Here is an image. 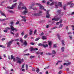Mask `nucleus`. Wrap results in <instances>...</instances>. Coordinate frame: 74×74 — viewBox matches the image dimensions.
<instances>
[{
    "mask_svg": "<svg viewBox=\"0 0 74 74\" xmlns=\"http://www.w3.org/2000/svg\"><path fill=\"white\" fill-rule=\"evenodd\" d=\"M63 22V20L62 19H61L59 23H62V22Z\"/></svg>",
    "mask_w": 74,
    "mask_h": 74,
    "instance_id": "46",
    "label": "nucleus"
},
{
    "mask_svg": "<svg viewBox=\"0 0 74 74\" xmlns=\"http://www.w3.org/2000/svg\"><path fill=\"white\" fill-rule=\"evenodd\" d=\"M27 12H28V11H27V9L25 8V10L22 13V14L23 15H26V14H27Z\"/></svg>",
    "mask_w": 74,
    "mask_h": 74,
    "instance_id": "2",
    "label": "nucleus"
},
{
    "mask_svg": "<svg viewBox=\"0 0 74 74\" xmlns=\"http://www.w3.org/2000/svg\"><path fill=\"white\" fill-rule=\"evenodd\" d=\"M71 27H73V30H74V25H72Z\"/></svg>",
    "mask_w": 74,
    "mask_h": 74,
    "instance_id": "64",
    "label": "nucleus"
},
{
    "mask_svg": "<svg viewBox=\"0 0 74 74\" xmlns=\"http://www.w3.org/2000/svg\"><path fill=\"white\" fill-rule=\"evenodd\" d=\"M42 40H46V39H47V37L45 36H42Z\"/></svg>",
    "mask_w": 74,
    "mask_h": 74,
    "instance_id": "16",
    "label": "nucleus"
},
{
    "mask_svg": "<svg viewBox=\"0 0 74 74\" xmlns=\"http://www.w3.org/2000/svg\"><path fill=\"white\" fill-rule=\"evenodd\" d=\"M48 45L49 46L52 45V42L50 41H48Z\"/></svg>",
    "mask_w": 74,
    "mask_h": 74,
    "instance_id": "13",
    "label": "nucleus"
},
{
    "mask_svg": "<svg viewBox=\"0 0 74 74\" xmlns=\"http://www.w3.org/2000/svg\"><path fill=\"white\" fill-rule=\"evenodd\" d=\"M36 5H38L40 7V10H42L43 8H44V7L42 5H41L39 3H37L36 4Z\"/></svg>",
    "mask_w": 74,
    "mask_h": 74,
    "instance_id": "5",
    "label": "nucleus"
},
{
    "mask_svg": "<svg viewBox=\"0 0 74 74\" xmlns=\"http://www.w3.org/2000/svg\"><path fill=\"white\" fill-rule=\"evenodd\" d=\"M57 36L59 39L60 40V35H59V34H57Z\"/></svg>",
    "mask_w": 74,
    "mask_h": 74,
    "instance_id": "33",
    "label": "nucleus"
},
{
    "mask_svg": "<svg viewBox=\"0 0 74 74\" xmlns=\"http://www.w3.org/2000/svg\"><path fill=\"white\" fill-rule=\"evenodd\" d=\"M45 68H46V69H49V66H46Z\"/></svg>",
    "mask_w": 74,
    "mask_h": 74,
    "instance_id": "63",
    "label": "nucleus"
},
{
    "mask_svg": "<svg viewBox=\"0 0 74 74\" xmlns=\"http://www.w3.org/2000/svg\"><path fill=\"white\" fill-rule=\"evenodd\" d=\"M0 12L1 15H3V16H5V17H6V18L7 17L5 15V14H4V13L3 12L1 11L0 10Z\"/></svg>",
    "mask_w": 74,
    "mask_h": 74,
    "instance_id": "14",
    "label": "nucleus"
},
{
    "mask_svg": "<svg viewBox=\"0 0 74 74\" xmlns=\"http://www.w3.org/2000/svg\"><path fill=\"white\" fill-rule=\"evenodd\" d=\"M5 29L7 30H10V29H11V28H10V27H7Z\"/></svg>",
    "mask_w": 74,
    "mask_h": 74,
    "instance_id": "48",
    "label": "nucleus"
},
{
    "mask_svg": "<svg viewBox=\"0 0 74 74\" xmlns=\"http://www.w3.org/2000/svg\"><path fill=\"white\" fill-rule=\"evenodd\" d=\"M60 19V17H58L57 18H52V20L57 21H59Z\"/></svg>",
    "mask_w": 74,
    "mask_h": 74,
    "instance_id": "8",
    "label": "nucleus"
},
{
    "mask_svg": "<svg viewBox=\"0 0 74 74\" xmlns=\"http://www.w3.org/2000/svg\"><path fill=\"white\" fill-rule=\"evenodd\" d=\"M22 21H24V22H26V20L25 18H23V19L21 20Z\"/></svg>",
    "mask_w": 74,
    "mask_h": 74,
    "instance_id": "37",
    "label": "nucleus"
},
{
    "mask_svg": "<svg viewBox=\"0 0 74 74\" xmlns=\"http://www.w3.org/2000/svg\"><path fill=\"white\" fill-rule=\"evenodd\" d=\"M6 19L4 18V19H3L2 20L1 19V18L0 19V21H1V22H4V21H5V20H6Z\"/></svg>",
    "mask_w": 74,
    "mask_h": 74,
    "instance_id": "19",
    "label": "nucleus"
},
{
    "mask_svg": "<svg viewBox=\"0 0 74 74\" xmlns=\"http://www.w3.org/2000/svg\"><path fill=\"white\" fill-rule=\"evenodd\" d=\"M19 21H18L16 22V25H18V24H19Z\"/></svg>",
    "mask_w": 74,
    "mask_h": 74,
    "instance_id": "49",
    "label": "nucleus"
},
{
    "mask_svg": "<svg viewBox=\"0 0 74 74\" xmlns=\"http://www.w3.org/2000/svg\"><path fill=\"white\" fill-rule=\"evenodd\" d=\"M62 67H63V65H61V67H59V69H62Z\"/></svg>",
    "mask_w": 74,
    "mask_h": 74,
    "instance_id": "44",
    "label": "nucleus"
},
{
    "mask_svg": "<svg viewBox=\"0 0 74 74\" xmlns=\"http://www.w3.org/2000/svg\"><path fill=\"white\" fill-rule=\"evenodd\" d=\"M52 53L53 54H56V51H55V50H53L52 51Z\"/></svg>",
    "mask_w": 74,
    "mask_h": 74,
    "instance_id": "26",
    "label": "nucleus"
},
{
    "mask_svg": "<svg viewBox=\"0 0 74 74\" xmlns=\"http://www.w3.org/2000/svg\"><path fill=\"white\" fill-rule=\"evenodd\" d=\"M21 5H20V4H19V5L18 6V9H20V8H21Z\"/></svg>",
    "mask_w": 74,
    "mask_h": 74,
    "instance_id": "41",
    "label": "nucleus"
},
{
    "mask_svg": "<svg viewBox=\"0 0 74 74\" xmlns=\"http://www.w3.org/2000/svg\"><path fill=\"white\" fill-rule=\"evenodd\" d=\"M7 8H9V9H12V10H13V7H11L10 6H7Z\"/></svg>",
    "mask_w": 74,
    "mask_h": 74,
    "instance_id": "20",
    "label": "nucleus"
},
{
    "mask_svg": "<svg viewBox=\"0 0 74 74\" xmlns=\"http://www.w3.org/2000/svg\"><path fill=\"white\" fill-rule=\"evenodd\" d=\"M30 55V54H29V53H28L27 54H25L24 55V56H28V55Z\"/></svg>",
    "mask_w": 74,
    "mask_h": 74,
    "instance_id": "50",
    "label": "nucleus"
},
{
    "mask_svg": "<svg viewBox=\"0 0 74 74\" xmlns=\"http://www.w3.org/2000/svg\"><path fill=\"white\" fill-rule=\"evenodd\" d=\"M11 59H15V57H14V56H13V55H12L11 56Z\"/></svg>",
    "mask_w": 74,
    "mask_h": 74,
    "instance_id": "36",
    "label": "nucleus"
},
{
    "mask_svg": "<svg viewBox=\"0 0 74 74\" xmlns=\"http://www.w3.org/2000/svg\"><path fill=\"white\" fill-rule=\"evenodd\" d=\"M37 32V30L35 29L34 31V34H36V33Z\"/></svg>",
    "mask_w": 74,
    "mask_h": 74,
    "instance_id": "57",
    "label": "nucleus"
},
{
    "mask_svg": "<svg viewBox=\"0 0 74 74\" xmlns=\"http://www.w3.org/2000/svg\"><path fill=\"white\" fill-rule=\"evenodd\" d=\"M20 4V5L21 6H24V4L23 3H22L21 2H20L19 3Z\"/></svg>",
    "mask_w": 74,
    "mask_h": 74,
    "instance_id": "32",
    "label": "nucleus"
},
{
    "mask_svg": "<svg viewBox=\"0 0 74 74\" xmlns=\"http://www.w3.org/2000/svg\"><path fill=\"white\" fill-rule=\"evenodd\" d=\"M33 31H32L31 30H30V32H29V35H32V33H33Z\"/></svg>",
    "mask_w": 74,
    "mask_h": 74,
    "instance_id": "31",
    "label": "nucleus"
},
{
    "mask_svg": "<svg viewBox=\"0 0 74 74\" xmlns=\"http://www.w3.org/2000/svg\"><path fill=\"white\" fill-rule=\"evenodd\" d=\"M16 4H17V3H15L12 6V7H13V9L14 7H15L16 6Z\"/></svg>",
    "mask_w": 74,
    "mask_h": 74,
    "instance_id": "15",
    "label": "nucleus"
},
{
    "mask_svg": "<svg viewBox=\"0 0 74 74\" xmlns=\"http://www.w3.org/2000/svg\"><path fill=\"white\" fill-rule=\"evenodd\" d=\"M35 56H30V59H33Z\"/></svg>",
    "mask_w": 74,
    "mask_h": 74,
    "instance_id": "27",
    "label": "nucleus"
},
{
    "mask_svg": "<svg viewBox=\"0 0 74 74\" xmlns=\"http://www.w3.org/2000/svg\"><path fill=\"white\" fill-rule=\"evenodd\" d=\"M0 47H2V48H4V46L3 45H0Z\"/></svg>",
    "mask_w": 74,
    "mask_h": 74,
    "instance_id": "56",
    "label": "nucleus"
},
{
    "mask_svg": "<svg viewBox=\"0 0 74 74\" xmlns=\"http://www.w3.org/2000/svg\"><path fill=\"white\" fill-rule=\"evenodd\" d=\"M27 35H25L24 36V38H27Z\"/></svg>",
    "mask_w": 74,
    "mask_h": 74,
    "instance_id": "61",
    "label": "nucleus"
},
{
    "mask_svg": "<svg viewBox=\"0 0 74 74\" xmlns=\"http://www.w3.org/2000/svg\"><path fill=\"white\" fill-rule=\"evenodd\" d=\"M16 59L18 60L17 61V63H19V64H21V63H22V61H21V59L20 58H18V57H17L16 58Z\"/></svg>",
    "mask_w": 74,
    "mask_h": 74,
    "instance_id": "3",
    "label": "nucleus"
},
{
    "mask_svg": "<svg viewBox=\"0 0 74 74\" xmlns=\"http://www.w3.org/2000/svg\"><path fill=\"white\" fill-rule=\"evenodd\" d=\"M39 71H40V70L38 68H37L36 69V71L38 73L39 72Z\"/></svg>",
    "mask_w": 74,
    "mask_h": 74,
    "instance_id": "28",
    "label": "nucleus"
},
{
    "mask_svg": "<svg viewBox=\"0 0 74 74\" xmlns=\"http://www.w3.org/2000/svg\"><path fill=\"white\" fill-rule=\"evenodd\" d=\"M57 12L60 14L59 16H63V15L64 14V13L62 12L61 13V10H58L57 11Z\"/></svg>",
    "mask_w": 74,
    "mask_h": 74,
    "instance_id": "6",
    "label": "nucleus"
},
{
    "mask_svg": "<svg viewBox=\"0 0 74 74\" xmlns=\"http://www.w3.org/2000/svg\"><path fill=\"white\" fill-rule=\"evenodd\" d=\"M62 44L63 45H64V40H62Z\"/></svg>",
    "mask_w": 74,
    "mask_h": 74,
    "instance_id": "42",
    "label": "nucleus"
},
{
    "mask_svg": "<svg viewBox=\"0 0 74 74\" xmlns=\"http://www.w3.org/2000/svg\"><path fill=\"white\" fill-rule=\"evenodd\" d=\"M26 69L27 70L28 69V65L27 64H26Z\"/></svg>",
    "mask_w": 74,
    "mask_h": 74,
    "instance_id": "40",
    "label": "nucleus"
},
{
    "mask_svg": "<svg viewBox=\"0 0 74 74\" xmlns=\"http://www.w3.org/2000/svg\"><path fill=\"white\" fill-rule=\"evenodd\" d=\"M47 14L46 16V18H49L50 17V15H49V10L47 11Z\"/></svg>",
    "mask_w": 74,
    "mask_h": 74,
    "instance_id": "10",
    "label": "nucleus"
},
{
    "mask_svg": "<svg viewBox=\"0 0 74 74\" xmlns=\"http://www.w3.org/2000/svg\"><path fill=\"white\" fill-rule=\"evenodd\" d=\"M63 8H64V10H66V5L64 6Z\"/></svg>",
    "mask_w": 74,
    "mask_h": 74,
    "instance_id": "38",
    "label": "nucleus"
},
{
    "mask_svg": "<svg viewBox=\"0 0 74 74\" xmlns=\"http://www.w3.org/2000/svg\"><path fill=\"white\" fill-rule=\"evenodd\" d=\"M74 3H72L71 4L70 7H71V8H72V7H73V6H74Z\"/></svg>",
    "mask_w": 74,
    "mask_h": 74,
    "instance_id": "35",
    "label": "nucleus"
},
{
    "mask_svg": "<svg viewBox=\"0 0 74 74\" xmlns=\"http://www.w3.org/2000/svg\"><path fill=\"white\" fill-rule=\"evenodd\" d=\"M59 74H62V71H60L58 73Z\"/></svg>",
    "mask_w": 74,
    "mask_h": 74,
    "instance_id": "55",
    "label": "nucleus"
},
{
    "mask_svg": "<svg viewBox=\"0 0 74 74\" xmlns=\"http://www.w3.org/2000/svg\"><path fill=\"white\" fill-rule=\"evenodd\" d=\"M43 45V44H42L41 43H39L38 45L39 46H42V47Z\"/></svg>",
    "mask_w": 74,
    "mask_h": 74,
    "instance_id": "29",
    "label": "nucleus"
},
{
    "mask_svg": "<svg viewBox=\"0 0 74 74\" xmlns=\"http://www.w3.org/2000/svg\"><path fill=\"white\" fill-rule=\"evenodd\" d=\"M30 44H31V45H34V44H35L33 42H31L30 43Z\"/></svg>",
    "mask_w": 74,
    "mask_h": 74,
    "instance_id": "51",
    "label": "nucleus"
},
{
    "mask_svg": "<svg viewBox=\"0 0 74 74\" xmlns=\"http://www.w3.org/2000/svg\"><path fill=\"white\" fill-rule=\"evenodd\" d=\"M25 8H26V7L25 6L21 8V9H22V10H24V9H25Z\"/></svg>",
    "mask_w": 74,
    "mask_h": 74,
    "instance_id": "30",
    "label": "nucleus"
},
{
    "mask_svg": "<svg viewBox=\"0 0 74 74\" xmlns=\"http://www.w3.org/2000/svg\"><path fill=\"white\" fill-rule=\"evenodd\" d=\"M42 11H40L39 12V13L34 14V15L35 16H39V15H41V14H42Z\"/></svg>",
    "mask_w": 74,
    "mask_h": 74,
    "instance_id": "9",
    "label": "nucleus"
},
{
    "mask_svg": "<svg viewBox=\"0 0 74 74\" xmlns=\"http://www.w3.org/2000/svg\"><path fill=\"white\" fill-rule=\"evenodd\" d=\"M13 41L12 40L7 43L6 44L7 45V47H10V46L11 45Z\"/></svg>",
    "mask_w": 74,
    "mask_h": 74,
    "instance_id": "4",
    "label": "nucleus"
},
{
    "mask_svg": "<svg viewBox=\"0 0 74 74\" xmlns=\"http://www.w3.org/2000/svg\"><path fill=\"white\" fill-rule=\"evenodd\" d=\"M43 47H44V48H47L48 47V44H46V45H44V44L42 45Z\"/></svg>",
    "mask_w": 74,
    "mask_h": 74,
    "instance_id": "12",
    "label": "nucleus"
},
{
    "mask_svg": "<svg viewBox=\"0 0 74 74\" xmlns=\"http://www.w3.org/2000/svg\"><path fill=\"white\" fill-rule=\"evenodd\" d=\"M25 32H23L21 33V35L22 36H23V35H24V33Z\"/></svg>",
    "mask_w": 74,
    "mask_h": 74,
    "instance_id": "59",
    "label": "nucleus"
},
{
    "mask_svg": "<svg viewBox=\"0 0 74 74\" xmlns=\"http://www.w3.org/2000/svg\"><path fill=\"white\" fill-rule=\"evenodd\" d=\"M59 23H59V22H57V23H56V25H59Z\"/></svg>",
    "mask_w": 74,
    "mask_h": 74,
    "instance_id": "62",
    "label": "nucleus"
},
{
    "mask_svg": "<svg viewBox=\"0 0 74 74\" xmlns=\"http://www.w3.org/2000/svg\"><path fill=\"white\" fill-rule=\"evenodd\" d=\"M71 2H72V1L71 2H68L67 3V4H68V5H70L71 4Z\"/></svg>",
    "mask_w": 74,
    "mask_h": 74,
    "instance_id": "45",
    "label": "nucleus"
},
{
    "mask_svg": "<svg viewBox=\"0 0 74 74\" xmlns=\"http://www.w3.org/2000/svg\"><path fill=\"white\" fill-rule=\"evenodd\" d=\"M19 39H17L15 40L16 41H19Z\"/></svg>",
    "mask_w": 74,
    "mask_h": 74,
    "instance_id": "54",
    "label": "nucleus"
},
{
    "mask_svg": "<svg viewBox=\"0 0 74 74\" xmlns=\"http://www.w3.org/2000/svg\"><path fill=\"white\" fill-rule=\"evenodd\" d=\"M61 49L62 52H64V47H62L61 48Z\"/></svg>",
    "mask_w": 74,
    "mask_h": 74,
    "instance_id": "24",
    "label": "nucleus"
},
{
    "mask_svg": "<svg viewBox=\"0 0 74 74\" xmlns=\"http://www.w3.org/2000/svg\"><path fill=\"white\" fill-rule=\"evenodd\" d=\"M54 3H55L56 4V5H55L56 8H58V5H57V4L58 3L57 2H53L51 3L50 4V5H53Z\"/></svg>",
    "mask_w": 74,
    "mask_h": 74,
    "instance_id": "7",
    "label": "nucleus"
},
{
    "mask_svg": "<svg viewBox=\"0 0 74 74\" xmlns=\"http://www.w3.org/2000/svg\"><path fill=\"white\" fill-rule=\"evenodd\" d=\"M71 64V62H69L68 63H64L63 64L64 66H69L70 64Z\"/></svg>",
    "mask_w": 74,
    "mask_h": 74,
    "instance_id": "11",
    "label": "nucleus"
},
{
    "mask_svg": "<svg viewBox=\"0 0 74 74\" xmlns=\"http://www.w3.org/2000/svg\"><path fill=\"white\" fill-rule=\"evenodd\" d=\"M40 38H38L36 39L35 41H38V40H40Z\"/></svg>",
    "mask_w": 74,
    "mask_h": 74,
    "instance_id": "34",
    "label": "nucleus"
},
{
    "mask_svg": "<svg viewBox=\"0 0 74 74\" xmlns=\"http://www.w3.org/2000/svg\"><path fill=\"white\" fill-rule=\"evenodd\" d=\"M11 29V30H10V33L12 34H13V35H14V32H12V31H14V30H16V28H14V27L12 26V25H10Z\"/></svg>",
    "mask_w": 74,
    "mask_h": 74,
    "instance_id": "1",
    "label": "nucleus"
},
{
    "mask_svg": "<svg viewBox=\"0 0 74 74\" xmlns=\"http://www.w3.org/2000/svg\"><path fill=\"white\" fill-rule=\"evenodd\" d=\"M63 26V24H61L60 25V27H62Z\"/></svg>",
    "mask_w": 74,
    "mask_h": 74,
    "instance_id": "60",
    "label": "nucleus"
},
{
    "mask_svg": "<svg viewBox=\"0 0 74 74\" xmlns=\"http://www.w3.org/2000/svg\"><path fill=\"white\" fill-rule=\"evenodd\" d=\"M34 50V49L33 47H31L30 49V51L31 52L33 51Z\"/></svg>",
    "mask_w": 74,
    "mask_h": 74,
    "instance_id": "18",
    "label": "nucleus"
},
{
    "mask_svg": "<svg viewBox=\"0 0 74 74\" xmlns=\"http://www.w3.org/2000/svg\"><path fill=\"white\" fill-rule=\"evenodd\" d=\"M10 24L12 25L13 24H14V22L12 21L10 22Z\"/></svg>",
    "mask_w": 74,
    "mask_h": 74,
    "instance_id": "53",
    "label": "nucleus"
},
{
    "mask_svg": "<svg viewBox=\"0 0 74 74\" xmlns=\"http://www.w3.org/2000/svg\"><path fill=\"white\" fill-rule=\"evenodd\" d=\"M8 11L9 12H10V13H12V14L14 13V12L12 10H8Z\"/></svg>",
    "mask_w": 74,
    "mask_h": 74,
    "instance_id": "17",
    "label": "nucleus"
},
{
    "mask_svg": "<svg viewBox=\"0 0 74 74\" xmlns=\"http://www.w3.org/2000/svg\"><path fill=\"white\" fill-rule=\"evenodd\" d=\"M4 32H5V33H7L8 32V30L7 29L3 30Z\"/></svg>",
    "mask_w": 74,
    "mask_h": 74,
    "instance_id": "47",
    "label": "nucleus"
},
{
    "mask_svg": "<svg viewBox=\"0 0 74 74\" xmlns=\"http://www.w3.org/2000/svg\"><path fill=\"white\" fill-rule=\"evenodd\" d=\"M42 3H46V1L45 0H43L42 1Z\"/></svg>",
    "mask_w": 74,
    "mask_h": 74,
    "instance_id": "52",
    "label": "nucleus"
},
{
    "mask_svg": "<svg viewBox=\"0 0 74 74\" xmlns=\"http://www.w3.org/2000/svg\"><path fill=\"white\" fill-rule=\"evenodd\" d=\"M31 9H32V10H37V8H32V7H31Z\"/></svg>",
    "mask_w": 74,
    "mask_h": 74,
    "instance_id": "22",
    "label": "nucleus"
},
{
    "mask_svg": "<svg viewBox=\"0 0 74 74\" xmlns=\"http://www.w3.org/2000/svg\"><path fill=\"white\" fill-rule=\"evenodd\" d=\"M58 6H59L60 7H62V3L59 2L58 3Z\"/></svg>",
    "mask_w": 74,
    "mask_h": 74,
    "instance_id": "21",
    "label": "nucleus"
},
{
    "mask_svg": "<svg viewBox=\"0 0 74 74\" xmlns=\"http://www.w3.org/2000/svg\"><path fill=\"white\" fill-rule=\"evenodd\" d=\"M44 33L42 32L41 34H40V36H43V35H44Z\"/></svg>",
    "mask_w": 74,
    "mask_h": 74,
    "instance_id": "43",
    "label": "nucleus"
},
{
    "mask_svg": "<svg viewBox=\"0 0 74 74\" xmlns=\"http://www.w3.org/2000/svg\"><path fill=\"white\" fill-rule=\"evenodd\" d=\"M53 48H56V44H54L53 45Z\"/></svg>",
    "mask_w": 74,
    "mask_h": 74,
    "instance_id": "39",
    "label": "nucleus"
},
{
    "mask_svg": "<svg viewBox=\"0 0 74 74\" xmlns=\"http://www.w3.org/2000/svg\"><path fill=\"white\" fill-rule=\"evenodd\" d=\"M28 49H26L25 50L23 51V52H26L27 51H28Z\"/></svg>",
    "mask_w": 74,
    "mask_h": 74,
    "instance_id": "58",
    "label": "nucleus"
},
{
    "mask_svg": "<svg viewBox=\"0 0 74 74\" xmlns=\"http://www.w3.org/2000/svg\"><path fill=\"white\" fill-rule=\"evenodd\" d=\"M24 44V45H25V46L27 45V42H26V40H25Z\"/></svg>",
    "mask_w": 74,
    "mask_h": 74,
    "instance_id": "25",
    "label": "nucleus"
},
{
    "mask_svg": "<svg viewBox=\"0 0 74 74\" xmlns=\"http://www.w3.org/2000/svg\"><path fill=\"white\" fill-rule=\"evenodd\" d=\"M19 41L21 42V43H23V40L21 38H20V39H19Z\"/></svg>",
    "mask_w": 74,
    "mask_h": 74,
    "instance_id": "23",
    "label": "nucleus"
}]
</instances>
